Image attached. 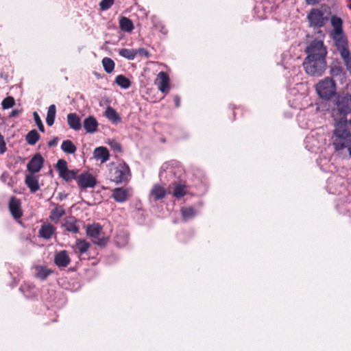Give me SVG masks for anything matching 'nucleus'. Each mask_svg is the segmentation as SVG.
I'll list each match as a JSON object with an SVG mask.
<instances>
[{
    "label": "nucleus",
    "instance_id": "nucleus-1",
    "mask_svg": "<svg viewBox=\"0 0 351 351\" xmlns=\"http://www.w3.org/2000/svg\"><path fill=\"white\" fill-rule=\"evenodd\" d=\"M348 120H339L335 123L332 145L337 152H341L351 145V132L347 126Z\"/></svg>",
    "mask_w": 351,
    "mask_h": 351
},
{
    "label": "nucleus",
    "instance_id": "nucleus-2",
    "mask_svg": "<svg viewBox=\"0 0 351 351\" xmlns=\"http://www.w3.org/2000/svg\"><path fill=\"white\" fill-rule=\"evenodd\" d=\"M315 90L319 97L330 100L336 94V84L332 78L327 77L315 85Z\"/></svg>",
    "mask_w": 351,
    "mask_h": 351
},
{
    "label": "nucleus",
    "instance_id": "nucleus-3",
    "mask_svg": "<svg viewBox=\"0 0 351 351\" xmlns=\"http://www.w3.org/2000/svg\"><path fill=\"white\" fill-rule=\"evenodd\" d=\"M305 71L313 76H319L326 69V59L309 58L306 57L303 62Z\"/></svg>",
    "mask_w": 351,
    "mask_h": 351
},
{
    "label": "nucleus",
    "instance_id": "nucleus-4",
    "mask_svg": "<svg viewBox=\"0 0 351 351\" xmlns=\"http://www.w3.org/2000/svg\"><path fill=\"white\" fill-rule=\"evenodd\" d=\"M110 179L117 184L128 180L130 177L129 167L125 163H112L110 167Z\"/></svg>",
    "mask_w": 351,
    "mask_h": 351
},
{
    "label": "nucleus",
    "instance_id": "nucleus-5",
    "mask_svg": "<svg viewBox=\"0 0 351 351\" xmlns=\"http://www.w3.org/2000/svg\"><path fill=\"white\" fill-rule=\"evenodd\" d=\"M306 53L309 58L326 59L327 50L322 41L315 40L307 46Z\"/></svg>",
    "mask_w": 351,
    "mask_h": 351
},
{
    "label": "nucleus",
    "instance_id": "nucleus-6",
    "mask_svg": "<svg viewBox=\"0 0 351 351\" xmlns=\"http://www.w3.org/2000/svg\"><path fill=\"white\" fill-rule=\"evenodd\" d=\"M330 23L333 27L331 32V37L334 40L335 45L339 44V42L348 41L343 33L342 25L343 21L341 18L334 15L330 18Z\"/></svg>",
    "mask_w": 351,
    "mask_h": 351
},
{
    "label": "nucleus",
    "instance_id": "nucleus-7",
    "mask_svg": "<svg viewBox=\"0 0 351 351\" xmlns=\"http://www.w3.org/2000/svg\"><path fill=\"white\" fill-rule=\"evenodd\" d=\"M86 232L92 239L93 242L97 245L105 246L108 241V239L103 235L102 227L99 224L88 226Z\"/></svg>",
    "mask_w": 351,
    "mask_h": 351
},
{
    "label": "nucleus",
    "instance_id": "nucleus-8",
    "mask_svg": "<svg viewBox=\"0 0 351 351\" xmlns=\"http://www.w3.org/2000/svg\"><path fill=\"white\" fill-rule=\"evenodd\" d=\"M336 106L339 114L342 116L339 120L347 119L346 116L351 113V95L338 97Z\"/></svg>",
    "mask_w": 351,
    "mask_h": 351
},
{
    "label": "nucleus",
    "instance_id": "nucleus-9",
    "mask_svg": "<svg viewBox=\"0 0 351 351\" xmlns=\"http://www.w3.org/2000/svg\"><path fill=\"white\" fill-rule=\"evenodd\" d=\"M310 25L313 27H321L328 21V17L324 16V12L316 8L311 10L307 16Z\"/></svg>",
    "mask_w": 351,
    "mask_h": 351
},
{
    "label": "nucleus",
    "instance_id": "nucleus-10",
    "mask_svg": "<svg viewBox=\"0 0 351 351\" xmlns=\"http://www.w3.org/2000/svg\"><path fill=\"white\" fill-rule=\"evenodd\" d=\"M56 169L58 171L60 177L66 182H69L75 179L77 180V171L74 170H69L67 167L66 160L60 159L56 164Z\"/></svg>",
    "mask_w": 351,
    "mask_h": 351
},
{
    "label": "nucleus",
    "instance_id": "nucleus-11",
    "mask_svg": "<svg viewBox=\"0 0 351 351\" xmlns=\"http://www.w3.org/2000/svg\"><path fill=\"white\" fill-rule=\"evenodd\" d=\"M335 45L341 55V58L343 60V62L346 66L347 70L351 75V53L348 49V41H340L339 42V44Z\"/></svg>",
    "mask_w": 351,
    "mask_h": 351
},
{
    "label": "nucleus",
    "instance_id": "nucleus-12",
    "mask_svg": "<svg viewBox=\"0 0 351 351\" xmlns=\"http://www.w3.org/2000/svg\"><path fill=\"white\" fill-rule=\"evenodd\" d=\"M77 183L80 188L85 189L95 187L97 184V180L95 177L92 174L85 172L77 177Z\"/></svg>",
    "mask_w": 351,
    "mask_h": 351
},
{
    "label": "nucleus",
    "instance_id": "nucleus-13",
    "mask_svg": "<svg viewBox=\"0 0 351 351\" xmlns=\"http://www.w3.org/2000/svg\"><path fill=\"white\" fill-rule=\"evenodd\" d=\"M155 83L161 93L165 95L169 93L170 90V78L167 73L160 71L157 75Z\"/></svg>",
    "mask_w": 351,
    "mask_h": 351
},
{
    "label": "nucleus",
    "instance_id": "nucleus-14",
    "mask_svg": "<svg viewBox=\"0 0 351 351\" xmlns=\"http://www.w3.org/2000/svg\"><path fill=\"white\" fill-rule=\"evenodd\" d=\"M132 195V190L130 188L118 187L112 191V197L115 202L123 203Z\"/></svg>",
    "mask_w": 351,
    "mask_h": 351
},
{
    "label": "nucleus",
    "instance_id": "nucleus-15",
    "mask_svg": "<svg viewBox=\"0 0 351 351\" xmlns=\"http://www.w3.org/2000/svg\"><path fill=\"white\" fill-rule=\"evenodd\" d=\"M44 158L40 154H35L27 165V169L30 173H36L43 168Z\"/></svg>",
    "mask_w": 351,
    "mask_h": 351
},
{
    "label": "nucleus",
    "instance_id": "nucleus-16",
    "mask_svg": "<svg viewBox=\"0 0 351 351\" xmlns=\"http://www.w3.org/2000/svg\"><path fill=\"white\" fill-rule=\"evenodd\" d=\"M10 211L14 219H20L23 215L21 202L15 197H12L9 202Z\"/></svg>",
    "mask_w": 351,
    "mask_h": 351
},
{
    "label": "nucleus",
    "instance_id": "nucleus-17",
    "mask_svg": "<svg viewBox=\"0 0 351 351\" xmlns=\"http://www.w3.org/2000/svg\"><path fill=\"white\" fill-rule=\"evenodd\" d=\"M62 227L69 232L76 234L79 232V226L77 219L72 216L64 219Z\"/></svg>",
    "mask_w": 351,
    "mask_h": 351
},
{
    "label": "nucleus",
    "instance_id": "nucleus-18",
    "mask_svg": "<svg viewBox=\"0 0 351 351\" xmlns=\"http://www.w3.org/2000/svg\"><path fill=\"white\" fill-rule=\"evenodd\" d=\"M54 262L59 267H66L69 265L71 259L67 252L62 250L56 254Z\"/></svg>",
    "mask_w": 351,
    "mask_h": 351
},
{
    "label": "nucleus",
    "instance_id": "nucleus-19",
    "mask_svg": "<svg viewBox=\"0 0 351 351\" xmlns=\"http://www.w3.org/2000/svg\"><path fill=\"white\" fill-rule=\"evenodd\" d=\"M25 183L32 193H35L40 189L38 176H35L34 173L26 175Z\"/></svg>",
    "mask_w": 351,
    "mask_h": 351
},
{
    "label": "nucleus",
    "instance_id": "nucleus-20",
    "mask_svg": "<svg viewBox=\"0 0 351 351\" xmlns=\"http://www.w3.org/2000/svg\"><path fill=\"white\" fill-rule=\"evenodd\" d=\"M55 228L51 223H43L39 230V237L45 239H49L55 232Z\"/></svg>",
    "mask_w": 351,
    "mask_h": 351
},
{
    "label": "nucleus",
    "instance_id": "nucleus-21",
    "mask_svg": "<svg viewBox=\"0 0 351 351\" xmlns=\"http://www.w3.org/2000/svg\"><path fill=\"white\" fill-rule=\"evenodd\" d=\"M83 125L87 133H94L97 131L98 122L94 117L89 116L84 120Z\"/></svg>",
    "mask_w": 351,
    "mask_h": 351
},
{
    "label": "nucleus",
    "instance_id": "nucleus-22",
    "mask_svg": "<svg viewBox=\"0 0 351 351\" xmlns=\"http://www.w3.org/2000/svg\"><path fill=\"white\" fill-rule=\"evenodd\" d=\"M67 123L69 127L75 131H78L82 128L80 118L75 113L68 114Z\"/></svg>",
    "mask_w": 351,
    "mask_h": 351
},
{
    "label": "nucleus",
    "instance_id": "nucleus-23",
    "mask_svg": "<svg viewBox=\"0 0 351 351\" xmlns=\"http://www.w3.org/2000/svg\"><path fill=\"white\" fill-rule=\"evenodd\" d=\"M109 157V152L105 147H97L94 151V158L97 160H100L101 163L108 160Z\"/></svg>",
    "mask_w": 351,
    "mask_h": 351
},
{
    "label": "nucleus",
    "instance_id": "nucleus-24",
    "mask_svg": "<svg viewBox=\"0 0 351 351\" xmlns=\"http://www.w3.org/2000/svg\"><path fill=\"white\" fill-rule=\"evenodd\" d=\"M166 193V189L163 186L155 184L150 191V197H153L155 201H157L164 198Z\"/></svg>",
    "mask_w": 351,
    "mask_h": 351
},
{
    "label": "nucleus",
    "instance_id": "nucleus-25",
    "mask_svg": "<svg viewBox=\"0 0 351 351\" xmlns=\"http://www.w3.org/2000/svg\"><path fill=\"white\" fill-rule=\"evenodd\" d=\"M106 117L113 123H118L121 121V119L117 111L110 106H108L105 111Z\"/></svg>",
    "mask_w": 351,
    "mask_h": 351
},
{
    "label": "nucleus",
    "instance_id": "nucleus-26",
    "mask_svg": "<svg viewBox=\"0 0 351 351\" xmlns=\"http://www.w3.org/2000/svg\"><path fill=\"white\" fill-rule=\"evenodd\" d=\"M120 28L126 32H130L134 29L132 21L127 17H121L119 20Z\"/></svg>",
    "mask_w": 351,
    "mask_h": 351
},
{
    "label": "nucleus",
    "instance_id": "nucleus-27",
    "mask_svg": "<svg viewBox=\"0 0 351 351\" xmlns=\"http://www.w3.org/2000/svg\"><path fill=\"white\" fill-rule=\"evenodd\" d=\"M56 107L54 104H51L48 108L47 117H46V123L49 126H51L56 118Z\"/></svg>",
    "mask_w": 351,
    "mask_h": 351
},
{
    "label": "nucleus",
    "instance_id": "nucleus-28",
    "mask_svg": "<svg viewBox=\"0 0 351 351\" xmlns=\"http://www.w3.org/2000/svg\"><path fill=\"white\" fill-rule=\"evenodd\" d=\"M62 150L66 154H74L76 152V147L70 140L64 141L61 145Z\"/></svg>",
    "mask_w": 351,
    "mask_h": 351
},
{
    "label": "nucleus",
    "instance_id": "nucleus-29",
    "mask_svg": "<svg viewBox=\"0 0 351 351\" xmlns=\"http://www.w3.org/2000/svg\"><path fill=\"white\" fill-rule=\"evenodd\" d=\"M181 214L183 219L186 221L193 218L196 214V210L193 207H183L181 208Z\"/></svg>",
    "mask_w": 351,
    "mask_h": 351
},
{
    "label": "nucleus",
    "instance_id": "nucleus-30",
    "mask_svg": "<svg viewBox=\"0 0 351 351\" xmlns=\"http://www.w3.org/2000/svg\"><path fill=\"white\" fill-rule=\"evenodd\" d=\"M36 277L41 280L46 279L52 273V271L51 269H47V267L43 266H37L36 267Z\"/></svg>",
    "mask_w": 351,
    "mask_h": 351
},
{
    "label": "nucleus",
    "instance_id": "nucleus-31",
    "mask_svg": "<svg viewBox=\"0 0 351 351\" xmlns=\"http://www.w3.org/2000/svg\"><path fill=\"white\" fill-rule=\"evenodd\" d=\"M40 138V135L36 130L29 131L26 135V141L30 145H34Z\"/></svg>",
    "mask_w": 351,
    "mask_h": 351
},
{
    "label": "nucleus",
    "instance_id": "nucleus-32",
    "mask_svg": "<svg viewBox=\"0 0 351 351\" xmlns=\"http://www.w3.org/2000/svg\"><path fill=\"white\" fill-rule=\"evenodd\" d=\"M186 193V186L182 184H176L173 191V195L176 198L184 197Z\"/></svg>",
    "mask_w": 351,
    "mask_h": 351
},
{
    "label": "nucleus",
    "instance_id": "nucleus-33",
    "mask_svg": "<svg viewBox=\"0 0 351 351\" xmlns=\"http://www.w3.org/2000/svg\"><path fill=\"white\" fill-rule=\"evenodd\" d=\"M115 82L122 88L127 89L131 86V82L128 78L123 75H119L116 77Z\"/></svg>",
    "mask_w": 351,
    "mask_h": 351
},
{
    "label": "nucleus",
    "instance_id": "nucleus-34",
    "mask_svg": "<svg viewBox=\"0 0 351 351\" xmlns=\"http://www.w3.org/2000/svg\"><path fill=\"white\" fill-rule=\"evenodd\" d=\"M102 64L104 71L108 73H110L113 71L115 65L114 61L111 58L107 57L103 58Z\"/></svg>",
    "mask_w": 351,
    "mask_h": 351
},
{
    "label": "nucleus",
    "instance_id": "nucleus-35",
    "mask_svg": "<svg viewBox=\"0 0 351 351\" xmlns=\"http://www.w3.org/2000/svg\"><path fill=\"white\" fill-rule=\"evenodd\" d=\"M76 247L80 254H82L87 252L90 247V244L83 239H77Z\"/></svg>",
    "mask_w": 351,
    "mask_h": 351
},
{
    "label": "nucleus",
    "instance_id": "nucleus-36",
    "mask_svg": "<svg viewBox=\"0 0 351 351\" xmlns=\"http://www.w3.org/2000/svg\"><path fill=\"white\" fill-rule=\"evenodd\" d=\"M119 53L121 56L130 60H134L136 54L134 50L126 48L121 49L119 51Z\"/></svg>",
    "mask_w": 351,
    "mask_h": 351
},
{
    "label": "nucleus",
    "instance_id": "nucleus-37",
    "mask_svg": "<svg viewBox=\"0 0 351 351\" xmlns=\"http://www.w3.org/2000/svg\"><path fill=\"white\" fill-rule=\"evenodd\" d=\"M64 215V210L61 208H54L51 215V219L53 221H58L60 217Z\"/></svg>",
    "mask_w": 351,
    "mask_h": 351
},
{
    "label": "nucleus",
    "instance_id": "nucleus-38",
    "mask_svg": "<svg viewBox=\"0 0 351 351\" xmlns=\"http://www.w3.org/2000/svg\"><path fill=\"white\" fill-rule=\"evenodd\" d=\"M14 104H15L14 99L11 96L5 97L2 101V103H1L2 108L3 109L10 108L13 107Z\"/></svg>",
    "mask_w": 351,
    "mask_h": 351
},
{
    "label": "nucleus",
    "instance_id": "nucleus-39",
    "mask_svg": "<svg viewBox=\"0 0 351 351\" xmlns=\"http://www.w3.org/2000/svg\"><path fill=\"white\" fill-rule=\"evenodd\" d=\"M33 116H34V121H35L36 124L37 125L39 130L42 132H44L45 128H44L42 120H41L39 114H38V112H34Z\"/></svg>",
    "mask_w": 351,
    "mask_h": 351
},
{
    "label": "nucleus",
    "instance_id": "nucleus-40",
    "mask_svg": "<svg viewBox=\"0 0 351 351\" xmlns=\"http://www.w3.org/2000/svg\"><path fill=\"white\" fill-rule=\"evenodd\" d=\"M114 0H101L99 6L101 10H108L114 3Z\"/></svg>",
    "mask_w": 351,
    "mask_h": 351
},
{
    "label": "nucleus",
    "instance_id": "nucleus-41",
    "mask_svg": "<svg viewBox=\"0 0 351 351\" xmlns=\"http://www.w3.org/2000/svg\"><path fill=\"white\" fill-rule=\"evenodd\" d=\"M128 242V237L126 236H119L118 235L115 239V243L117 246L119 247H123Z\"/></svg>",
    "mask_w": 351,
    "mask_h": 351
},
{
    "label": "nucleus",
    "instance_id": "nucleus-42",
    "mask_svg": "<svg viewBox=\"0 0 351 351\" xmlns=\"http://www.w3.org/2000/svg\"><path fill=\"white\" fill-rule=\"evenodd\" d=\"M343 71V68L341 66H334L330 69V74L332 76H337Z\"/></svg>",
    "mask_w": 351,
    "mask_h": 351
},
{
    "label": "nucleus",
    "instance_id": "nucleus-43",
    "mask_svg": "<svg viewBox=\"0 0 351 351\" xmlns=\"http://www.w3.org/2000/svg\"><path fill=\"white\" fill-rule=\"evenodd\" d=\"M6 151V145L3 136L0 134V154H3Z\"/></svg>",
    "mask_w": 351,
    "mask_h": 351
},
{
    "label": "nucleus",
    "instance_id": "nucleus-44",
    "mask_svg": "<svg viewBox=\"0 0 351 351\" xmlns=\"http://www.w3.org/2000/svg\"><path fill=\"white\" fill-rule=\"evenodd\" d=\"M20 113H21V110H17V109H14V110H13L11 112V113H10V117H14L18 116Z\"/></svg>",
    "mask_w": 351,
    "mask_h": 351
},
{
    "label": "nucleus",
    "instance_id": "nucleus-45",
    "mask_svg": "<svg viewBox=\"0 0 351 351\" xmlns=\"http://www.w3.org/2000/svg\"><path fill=\"white\" fill-rule=\"evenodd\" d=\"M173 100H174V103H175L176 107L178 108L180 106V97L178 95H176L174 97Z\"/></svg>",
    "mask_w": 351,
    "mask_h": 351
},
{
    "label": "nucleus",
    "instance_id": "nucleus-46",
    "mask_svg": "<svg viewBox=\"0 0 351 351\" xmlns=\"http://www.w3.org/2000/svg\"><path fill=\"white\" fill-rule=\"evenodd\" d=\"M58 141V138L57 137H55L52 141H51L48 143V145L49 147L54 146L57 144Z\"/></svg>",
    "mask_w": 351,
    "mask_h": 351
},
{
    "label": "nucleus",
    "instance_id": "nucleus-47",
    "mask_svg": "<svg viewBox=\"0 0 351 351\" xmlns=\"http://www.w3.org/2000/svg\"><path fill=\"white\" fill-rule=\"evenodd\" d=\"M306 1V3L308 4H310V5H314L315 3H319V1H321L322 0H305Z\"/></svg>",
    "mask_w": 351,
    "mask_h": 351
},
{
    "label": "nucleus",
    "instance_id": "nucleus-48",
    "mask_svg": "<svg viewBox=\"0 0 351 351\" xmlns=\"http://www.w3.org/2000/svg\"><path fill=\"white\" fill-rule=\"evenodd\" d=\"M7 177H8V174H7V173H3V174L1 175V180L3 182H5Z\"/></svg>",
    "mask_w": 351,
    "mask_h": 351
},
{
    "label": "nucleus",
    "instance_id": "nucleus-49",
    "mask_svg": "<svg viewBox=\"0 0 351 351\" xmlns=\"http://www.w3.org/2000/svg\"><path fill=\"white\" fill-rule=\"evenodd\" d=\"M164 168H165V166L163 165V166L162 167V171L160 172V176L161 178L163 176V173H163V171H162L164 170Z\"/></svg>",
    "mask_w": 351,
    "mask_h": 351
},
{
    "label": "nucleus",
    "instance_id": "nucleus-50",
    "mask_svg": "<svg viewBox=\"0 0 351 351\" xmlns=\"http://www.w3.org/2000/svg\"><path fill=\"white\" fill-rule=\"evenodd\" d=\"M348 150L350 156L351 157V145L348 148Z\"/></svg>",
    "mask_w": 351,
    "mask_h": 351
},
{
    "label": "nucleus",
    "instance_id": "nucleus-51",
    "mask_svg": "<svg viewBox=\"0 0 351 351\" xmlns=\"http://www.w3.org/2000/svg\"><path fill=\"white\" fill-rule=\"evenodd\" d=\"M349 8L351 10V0H349Z\"/></svg>",
    "mask_w": 351,
    "mask_h": 351
},
{
    "label": "nucleus",
    "instance_id": "nucleus-52",
    "mask_svg": "<svg viewBox=\"0 0 351 351\" xmlns=\"http://www.w3.org/2000/svg\"><path fill=\"white\" fill-rule=\"evenodd\" d=\"M25 289V287H21L20 288V289H21L22 291H23V289Z\"/></svg>",
    "mask_w": 351,
    "mask_h": 351
},
{
    "label": "nucleus",
    "instance_id": "nucleus-53",
    "mask_svg": "<svg viewBox=\"0 0 351 351\" xmlns=\"http://www.w3.org/2000/svg\"><path fill=\"white\" fill-rule=\"evenodd\" d=\"M169 173L171 175L173 173V171H172L171 170V171H169Z\"/></svg>",
    "mask_w": 351,
    "mask_h": 351
}]
</instances>
